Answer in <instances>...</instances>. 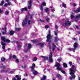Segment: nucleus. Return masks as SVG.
I'll use <instances>...</instances> for the list:
<instances>
[{
  "label": "nucleus",
  "mask_w": 80,
  "mask_h": 80,
  "mask_svg": "<svg viewBox=\"0 0 80 80\" xmlns=\"http://www.w3.org/2000/svg\"><path fill=\"white\" fill-rule=\"evenodd\" d=\"M55 47H56V45H55V44L54 43H52V50L53 51H54L55 50Z\"/></svg>",
  "instance_id": "nucleus-16"
},
{
  "label": "nucleus",
  "mask_w": 80,
  "mask_h": 80,
  "mask_svg": "<svg viewBox=\"0 0 80 80\" xmlns=\"http://www.w3.org/2000/svg\"><path fill=\"white\" fill-rule=\"evenodd\" d=\"M46 20L47 21V22H49L50 19H49V18H47L46 19Z\"/></svg>",
  "instance_id": "nucleus-51"
},
{
  "label": "nucleus",
  "mask_w": 80,
  "mask_h": 80,
  "mask_svg": "<svg viewBox=\"0 0 80 80\" xmlns=\"http://www.w3.org/2000/svg\"><path fill=\"white\" fill-rule=\"evenodd\" d=\"M80 12V8H79L77 9L76 10V11L74 10L73 11V13H74H74H76V12H77V13H78Z\"/></svg>",
  "instance_id": "nucleus-15"
},
{
  "label": "nucleus",
  "mask_w": 80,
  "mask_h": 80,
  "mask_svg": "<svg viewBox=\"0 0 80 80\" xmlns=\"http://www.w3.org/2000/svg\"><path fill=\"white\" fill-rule=\"evenodd\" d=\"M63 66L64 67L67 68V64L66 63H63Z\"/></svg>",
  "instance_id": "nucleus-28"
},
{
  "label": "nucleus",
  "mask_w": 80,
  "mask_h": 80,
  "mask_svg": "<svg viewBox=\"0 0 80 80\" xmlns=\"http://www.w3.org/2000/svg\"><path fill=\"white\" fill-rule=\"evenodd\" d=\"M24 10H25L26 12H27V8H24L21 9V12H23Z\"/></svg>",
  "instance_id": "nucleus-14"
},
{
  "label": "nucleus",
  "mask_w": 80,
  "mask_h": 80,
  "mask_svg": "<svg viewBox=\"0 0 80 80\" xmlns=\"http://www.w3.org/2000/svg\"><path fill=\"white\" fill-rule=\"evenodd\" d=\"M55 27L56 29H57V28H58V26H57V25H56Z\"/></svg>",
  "instance_id": "nucleus-58"
},
{
  "label": "nucleus",
  "mask_w": 80,
  "mask_h": 80,
  "mask_svg": "<svg viewBox=\"0 0 80 80\" xmlns=\"http://www.w3.org/2000/svg\"><path fill=\"white\" fill-rule=\"evenodd\" d=\"M27 67V66L26 65H24V66L23 67V68H25Z\"/></svg>",
  "instance_id": "nucleus-55"
},
{
  "label": "nucleus",
  "mask_w": 80,
  "mask_h": 80,
  "mask_svg": "<svg viewBox=\"0 0 80 80\" xmlns=\"http://www.w3.org/2000/svg\"><path fill=\"white\" fill-rule=\"evenodd\" d=\"M61 72L62 73H63V74H65V72L64 71H61Z\"/></svg>",
  "instance_id": "nucleus-45"
},
{
  "label": "nucleus",
  "mask_w": 80,
  "mask_h": 80,
  "mask_svg": "<svg viewBox=\"0 0 80 80\" xmlns=\"http://www.w3.org/2000/svg\"><path fill=\"white\" fill-rule=\"evenodd\" d=\"M36 40H32V43H35L36 42Z\"/></svg>",
  "instance_id": "nucleus-50"
},
{
  "label": "nucleus",
  "mask_w": 80,
  "mask_h": 80,
  "mask_svg": "<svg viewBox=\"0 0 80 80\" xmlns=\"http://www.w3.org/2000/svg\"><path fill=\"white\" fill-rule=\"evenodd\" d=\"M28 18V16H27L26 17V19L23 20V22H22V25L23 27H24L27 24V21Z\"/></svg>",
  "instance_id": "nucleus-7"
},
{
  "label": "nucleus",
  "mask_w": 80,
  "mask_h": 80,
  "mask_svg": "<svg viewBox=\"0 0 80 80\" xmlns=\"http://www.w3.org/2000/svg\"><path fill=\"white\" fill-rule=\"evenodd\" d=\"M72 25V22L69 21L68 19H67L62 23V25L64 28L67 27V26H70Z\"/></svg>",
  "instance_id": "nucleus-2"
},
{
  "label": "nucleus",
  "mask_w": 80,
  "mask_h": 80,
  "mask_svg": "<svg viewBox=\"0 0 80 80\" xmlns=\"http://www.w3.org/2000/svg\"><path fill=\"white\" fill-rule=\"evenodd\" d=\"M41 57H42V58H43L44 60H48V57H44L43 56H42Z\"/></svg>",
  "instance_id": "nucleus-20"
},
{
  "label": "nucleus",
  "mask_w": 80,
  "mask_h": 80,
  "mask_svg": "<svg viewBox=\"0 0 80 80\" xmlns=\"http://www.w3.org/2000/svg\"><path fill=\"white\" fill-rule=\"evenodd\" d=\"M38 59H37V58L36 57H35L33 59V62H35L36 61H37V60Z\"/></svg>",
  "instance_id": "nucleus-26"
},
{
  "label": "nucleus",
  "mask_w": 80,
  "mask_h": 80,
  "mask_svg": "<svg viewBox=\"0 0 80 80\" xmlns=\"http://www.w3.org/2000/svg\"><path fill=\"white\" fill-rule=\"evenodd\" d=\"M1 40L3 42H5V38L4 37H1Z\"/></svg>",
  "instance_id": "nucleus-27"
},
{
  "label": "nucleus",
  "mask_w": 80,
  "mask_h": 80,
  "mask_svg": "<svg viewBox=\"0 0 80 80\" xmlns=\"http://www.w3.org/2000/svg\"><path fill=\"white\" fill-rule=\"evenodd\" d=\"M12 43H18V42L16 41H13V42H12Z\"/></svg>",
  "instance_id": "nucleus-48"
},
{
  "label": "nucleus",
  "mask_w": 80,
  "mask_h": 80,
  "mask_svg": "<svg viewBox=\"0 0 80 80\" xmlns=\"http://www.w3.org/2000/svg\"><path fill=\"white\" fill-rule=\"evenodd\" d=\"M71 20H73V19L75 20L76 18H77V19H78V18H80V14H78L77 16H76V18L73 15L71 14Z\"/></svg>",
  "instance_id": "nucleus-8"
},
{
  "label": "nucleus",
  "mask_w": 80,
  "mask_h": 80,
  "mask_svg": "<svg viewBox=\"0 0 80 80\" xmlns=\"http://www.w3.org/2000/svg\"><path fill=\"white\" fill-rule=\"evenodd\" d=\"M69 64L70 65H72V62H69Z\"/></svg>",
  "instance_id": "nucleus-49"
},
{
  "label": "nucleus",
  "mask_w": 80,
  "mask_h": 80,
  "mask_svg": "<svg viewBox=\"0 0 80 80\" xmlns=\"http://www.w3.org/2000/svg\"><path fill=\"white\" fill-rule=\"evenodd\" d=\"M55 10L54 9H52V12H54Z\"/></svg>",
  "instance_id": "nucleus-63"
},
{
  "label": "nucleus",
  "mask_w": 80,
  "mask_h": 80,
  "mask_svg": "<svg viewBox=\"0 0 80 80\" xmlns=\"http://www.w3.org/2000/svg\"><path fill=\"white\" fill-rule=\"evenodd\" d=\"M3 12V11L2 10V9H0V13Z\"/></svg>",
  "instance_id": "nucleus-57"
},
{
  "label": "nucleus",
  "mask_w": 80,
  "mask_h": 80,
  "mask_svg": "<svg viewBox=\"0 0 80 80\" xmlns=\"http://www.w3.org/2000/svg\"><path fill=\"white\" fill-rule=\"evenodd\" d=\"M5 42H7V43H9L10 41L9 39H6Z\"/></svg>",
  "instance_id": "nucleus-39"
},
{
  "label": "nucleus",
  "mask_w": 80,
  "mask_h": 80,
  "mask_svg": "<svg viewBox=\"0 0 80 80\" xmlns=\"http://www.w3.org/2000/svg\"><path fill=\"white\" fill-rule=\"evenodd\" d=\"M9 0L7 2V1L6 0V2L8 3V5H11V2H9Z\"/></svg>",
  "instance_id": "nucleus-33"
},
{
  "label": "nucleus",
  "mask_w": 80,
  "mask_h": 80,
  "mask_svg": "<svg viewBox=\"0 0 80 80\" xmlns=\"http://www.w3.org/2000/svg\"><path fill=\"white\" fill-rule=\"evenodd\" d=\"M76 27L77 29H79V27H78V26H76Z\"/></svg>",
  "instance_id": "nucleus-60"
},
{
  "label": "nucleus",
  "mask_w": 80,
  "mask_h": 80,
  "mask_svg": "<svg viewBox=\"0 0 80 80\" xmlns=\"http://www.w3.org/2000/svg\"><path fill=\"white\" fill-rule=\"evenodd\" d=\"M58 40H59V39L57 37H55L54 38V41L55 42H57Z\"/></svg>",
  "instance_id": "nucleus-24"
},
{
  "label": "nucleus",
  "mask_w": 80,
  "mask_h": 80,
  "mask_svg": "<svg viewBox=\"0 0 80 80\" xmlns=\"http://www.w3.org/2000/svg\"><path fill=\"white\" fill-rule=\"evenodd\" d=\"M6 27H5L4 28L2 29V34L3 35H5L6 34Z\"/></svg>",
  "instance_id": "nucleus-12"
},
{
  "label": "nucleus",
  "mask_w": 80,
  "mask_h": 80,
  "mask_svg": "<svg viewBox=\"0 0 80 80\" xmlns=\"http://www.w3.org/2000/svg\"><path fill=\"white\" fill-rule=\"evenodd\" d=\"M5 60V58H1V61L2 62H4Z\"/></svg>",
  "instance_id": "nucleus-31"
},
{
  "label": "nucleus",
  "mask_w": 80,
  "mask_h": 80,
  "mask_svg": "<svg viewBox=\"0 0 80 80\" xmlns=\"http://www.w3.org/2000/svg\"><path fill=\"white\" fill-rule=\"evenodd\" d=\"M38 45H39V46H43V43H38Z\"/></svg>",
  "instance_id": "nucleus-32"
},
{
  "label": "nucleus",
  "mask_w": 80,
  "mask_h": 80,
  "mask_svg": "<svg viewBox=\"0 0 80 80\" xmlns=\"http://www.w3.org/2000/svg\"><path fill=\"white\" fill-rule=\"evenodd\" d=\"M44 10L45 12H48L50 10V9L46 8H45Z\"/></svg>",
  "instance_id": "nucleus-22"
},
{
  "label": "nucleus",
  "mask_w": 80,
  "mask_h": 80,
  "mask_svg": "<svg viewBox=\"0 0 80 80\" xmlns=\"http://www.w3.org/2000/svg\"><path fill=\"white\" fill-rule=\"evenodd\" d=\"M12 57H13V58L15 59V62H19L18 59L17 58V57H16V56L14 55H12V54H11L9 56V59H10L9 60H10L11 59H12Z\"/></svg>",
  "instance_id": "nucleus-5"
},
{
  "label": "nucleus",
  "mask_w": 80,
  "mask_h": 80,
  "mask_svg": "<svg viewBox=\"0 0 80 80\" xmlns=\"http://www.w3.org/2000/svg\"><path fill=\"white\" fill-rule=\"evenodd\" d=\"M28 5L29 6L28 7V9H30L32 6V1L30 0L28 2Z\"/></svg>",
  "instance_id": "nucleus-11"
},
{
  "label": "nucleus",
  "mask_w": 80,
  "mask_h": 80,
  "mask_svg": "<svg viewBox=\"0 0 80 80\" xmlns=\"http://www.w3.org/2000/svg\"><path fill=\"white\" fill-rule=\"evenodd\" d=\"M49 34L48 35V36L47 37V42H48L49 43H50V42H51V41L50 40V31H48Z\"/></svg>",
  "instance_id": "nucleus-6"
},
{
  "label": "nucleus",
  "mask_w": 80,
  "mask_h": 80,
  "mask_svg": "<svg viewBox=\"0 0 80 80\" xmlns=\"http://www.w3.org/2000/svg\"><path fill=\"white\" fill-rule=\"evenodd\" d=\"M1 45H2V48L3 50H5V45H6V44H5V43L2 42H1Z\"/></svg>",
  "instance_id": "nucleus-13"
},
{
  "label": "nucleus",
  "mask_w": 80,
  "mask_h": 80,
  "mask_svg": "<svg viewBox=\"0 0 80 80\" xmlns=\"http://www.w3.org/2000/svg\"><path fill=\"white\" fill-rule=\"evenodd\" d=\"M14 72H13V71H10V73H13Z\"/></svg>",
  "instance_id": "nucleus-62"
},
{
  "label": "nucleus",
  "mask_w": 80,
  "mask_h": 80,
  "mask_svg": "<svg viewBox=\"0 0 80 80\" xmlns=\"http://www.w3.org/2000/svg\"><path fill=\"white\" fill-rule=\"evenodd\" d=\"M62 48H58V51H61L62 50Z\"/></svg>",
  "instance_id": "nucleus-40"
},
{
  "label": "nucleus",
  "mask_w": 80,
  "mask_h": 80,
  "mask_svg": "<svg viewBox=\"0 0 80 80\" xmlns=\"http://www.w3.org/2000/svg\"><path fill=\"white\" fill-rule=\"evenodd\" d=\"M48 58L49 59V62H50V63L53 62V59H52V52H51L50 53Z\"/></svg>",
  "instance_id": "nucleus-10"
},
{
  "label": "nucleus",
  "mask_w": 80,
  "mask_h": 80,
  "mask_svg": "<svg viewBox=\"0 0 80 80\" xmlns=\"http://www.w3.org/2000/svg\"><path fill=\"white\" fill-rule=\"evenodd\" d=\"M18 48H20L21 47V46L20 45H18Z\"/></svg>",
  "instance_id": "nucleus-56"
},
{
  "label": "nucleus",
  "mask_w": 80,
  "mask_h": 80,
  "mask_svg": "<svg viewBox=\"0 0 80 80\" xmlns=\"http://www.w3.org/2000/svg\"><path fill=\"white\" fill-rule=\"evenodd\" d=\"M20 28H16L15 29V31H20Z\"/></svg>",
  "instance_id": "nucleus-34"
},
{
  "label": "nucleus",
  "mask_w": 80,
  "mask_h": 80,
  "mask_svg": "<svg viewBox=\"0 0 80 80\" xmlns=\"http://www.w3.org/2000/svg\"><path fill=\"white\" fill-rule=\"evenodd\" d=\"M39 21H40V22H42V23H43L44 22V21L42 20L41 19L39 20Z\"/></svg>",
  "instance_id": "nucleus-47"
},
{
  "label": "nucleus",
  "mask_w": 80,
  "mask_h": 80,
  "mask_svg": "<svg viewBox=\"0 0 80 80\" xmlns=\"http://www.w3.org/2000/svg\"><path fill=\"white\" fill-rule=\"evenodd\" d=\"M4 4V1L3 0L2 1L0 4V6L3 5V4Z\"/></svg>",
  "instance_id": "nucleus-29"
},
{
  "label": "nucleus",
  "mask_w": 80,
  "mask_h": 80,
  "mask_svg": "<svg viewBox=\"0 0 80 80\" xmlns=\"http://www.w3.org/2000/svg\"><path fill=\"white\" fill-rule=\"evenodd\" d=\"M15 77L17 78L16 80H21V78L19 77L18 75H17Z\"/></svg>",
  "instance_id": "nucleus-17"
},
{
  "label": "nucleus",
  "mask_w": 80,
  "mask_h": 80,
  "mask_svg": "<svg viewBox=\"0 0 80 80\" xmlns=\"http://www.w3.org/2000/svg\"><path fill=\"white\" fill-rule=\"evenodd\" d=\"M51 17H55V15H53V14H52L51 15Z\"/></svg>",
  "instance_id": "nucleus-59"
},
{
  "label": "nucleus",
  "mask_w": 80,
  "mask_h": 80,
  "mask_svg": "<svg viewBox=\"0 0 80 80\" xmlns=\"http://www.w3.org/2000/svg\"><path fill=\"white\" fill-rule=\"evenodd\" d=\"M55 66L57 67V70H62V68H60V63H58V62H56V64H55Z\"/></svg>",
  "instance_id": "nucleus-9"
},
{
  "label": "nucleus",
  "mask_w": 80,
  "mask_h": 80,
  "mask_svg": "<svg viewBox=\"0 0 80 80\" xmlns=\"http://www.w3.org/2000/svg\"><path fill=\"white\" fill-rule=\"evenodd\" d=\"M41 6H46V3L45 2H43L42 3Z\"/></svg>",
  "instance_id": "nucleus-30"
},
{
  "label": "nucleus",
  "mask_w": 80,
  "mask_h": 80,
  "mask_svg": "<svg viewBox=\"0 0 80 80\" xmlns=\"http://www.w3.org/2000/svg\"><path fill=\"white\" fill-rule=\"evenodd\" d=\"M40 9L41 10H42V11H43V6H41Z\"/></svg>",
  "instance_id": "nucleus-42"
},
{
  "label": "nucleus",
  "mask_w": 80,
  "mask_h": 80,
  "mask_svg": "<svg viewBox=\"0 0 80 80\" xmlns=\"http://www.w3.org/2000/svg\"><path fill=\"white\" fill-rule=\"evenodd\" d=\"M5 13H6V15H8V13H9V12L6 11V12H5Z\"/></svg>",
  "instance_id": "nucleus-46"
},
{
  "label": "nucleus",
  "mask_w": 80,
  "mask_h": 80,
  "mask_svg": "<svg viewBox=\"0 0 80 80\" xmlns=\"http://www.w3.org/2000/svg\"><path fill=\"white\" fill-rule=\"evenodd\" d=\"M10 35H13L14 33H15V32L13 31H10Z\"/></svg>",
  "instance_id": "nucleus-18"
},
{
  "label": "nucleus",
  "mask_w": 80,
  "mask_h": 80,
  "mask_svg": "<svg viewBox=\"0 0 80 80\" xmlns=\"http://www.w3.org/2000/svg\"><path fill=\"white\" fill-rule=\"evenodd\" d=\"M62 7H64V8H67L66 4H62Z\"/></svg>",
  "instance_id": "nucleus-37"
},
{
  "label": "nucleus",
  "mask_w": 80,
  "mask_h": 80,
  "mask_svg": "<svg viewBox=\"0 0 80 80\" xmlns=\"http://www.w3.org/2000/svg\"><path fill=\"white\" fill-rule=\"evenodd\" d=\"M28 25H29V24H30V23H31V21L30 20L28 21Z\"/></svg>",
  "instance_id": "nucleus-41"
},
{
  "label": "nucleus",
  "mask_w": 80,
  "mask_h": 80,
  "mask_svg": "<svg viewBox=\"0 0 80 80\" xmlns=\"http://www.w3.org/2000/svg\"><path fill=\"white\" fill-rule=\"evenodd\" d=\"M58 30H56V31H54V34L55 35L57 36V35H58Z\"/></svg>",
  "instance_id": "nucleus-21"
},
{
  "label": "nucleus",
  "mask_w": 80,
  "mask_h": 80,
  "mask_svg": "<svg viewBox=\"0 0 80 80\" xmlns=\"http://www.w3.org/2000/svg\"><path fill=\"white\" fill-rule=\"evenodd\" d=\"M43 71L44 72V73H45L46 72H47V69H44L43 70Z\"/></svg>",
  "instance_id": "nucleus-44"
},
{
  "label": "nucleus",
  "mask_w": 80,
  "mask_h": 80,
  "mask_svg": "<svg viewBox=\"0 0 80 80\" xmlns=\"http://www.w3.org/2000/svg\"><path fill=\"white\" fill-rule=\"evenodd\" d=\"M12 80H16V78L15 77H14L12 79Z\"/></svg>",
  "instance_id": "nucleus-61"
},
{
  "label": "nucleus",
  "mask_w": 80,
  "mask_h": 80,
  "mask_svg": "<svg viewBox=\"0 0 80 80\" xmlns=\"http://www.w3.org/2000/svg\"><path fill=\"white\" fill-rule=\"evenodd\" d=\"M69 71V74L71 76L69 78L70 80H73L75 78V75L74 72L76 71V68L75 67V65H72V67L70 69H68Z\"/></svg>",
  "instance_id": "nucleus-1"
},
{
  "label": "nucleus",
  "mask_w": 80,
  "mask_h": 80,
  "mask_svg": "<svg viewBox=\"0 0 80 80\" xmlns=\"http://www.w3.org/2000/svg\"><path fill=\"white\" fill-rule=\"evenodd\" d=\"M35 67V64L34 63H33L32 64V66H31V69H32V72L33 75H37V73H38V72L37 71L34 70V68Z\"/></svg>",
  "instance_id": "nucleus-3"
},
{
  "label": "nucleus",
  "mask_w": 80,
  "mask_h": 80,
  "mask_svg": "<svg viewBox=\"0 0 80 80\" xmlns=\"http://www.w3.org/2000/svg\"><path fill=\"white\" fill-rule=\"evenodd\" d=\"M1 68H2V69H3L5 68V66H4V65H1Z\"/></svg>",
  "instance_id": "nucleus-36"
},
{
  "label": "nucleus",
  "mask_w": 80,
  "mask_h": 80,
  "mask_svg": "<svg viewBox=\"0 0 80 80\" xmlns=\"http://www.w3.org/2000/svg\"><path fill=\"white\" fill-rule=\"evenodd\" d=\"M62 58H59L58 59L57 61H58V62H60L61 61H62Z\"/></svg>",
  "instance_id": "nucleus-35"
},
{
  "label": "nucleus",
  "mask_w": 80,
  "mask_h": 80,
  "mask_svg": "<svg viewBox=\"0 0 80 80\" xmlns=\"http://www.w3.org/2000/svg\"><path fill=\"white\" fill-rule=\"evenodd\" d=\"M24 76H25V77H27V74L25 73V74H24Z\"/></svg>",
  "instance_id": "nucleus-64"
},
{
  "label": "nucleus",
  "mask_w": 80,
  "mask_h": 80,
  "mask_svg": "<svg viewBox=\"0 0 80 80\" xmlns=\"http://www.w3.org/2000/svg\"><path fill=\"white\" fill-rule=\"evenodd\" d=\"M73 5L74 7H76V6H77V4L76 3H73Z\"/></svg>",
  "instance_id": "nucleus-53"
},
{
  "label": "nucleus",
  "mask_w": 80,
  "mask_h": 80,
  "mask_svg": "<svg viewBox=\"0 0 80 80\" xmlns=\"http://www.w3.org/2000/svg\"><path fill=\"white\" fill-rule=\"evenodd\" d=\"M73 48H69V49L70 51H75L77 47H78V44L77 42H75L73 44Z\"/></svg>",
  "instance_id": "nucleus-4"
},
{
  "label": "nucleus",
  "mask_w": 80,
  "mask_h": 80,
  "mask_svg": "<svg viewBox=\"0 0 80 80\" xmlns=\"http://www.w3.org/2000/svg\"><path fill=\"white\" fill-rule=\"evenodd\" d=\"M45 28H48V26H47V25H46L45 26Z\"/></svg>",
  "instance_id": "nucleus-54"
},
{
  "label": "nucleus",
  "mask_w": 80,
  "mask_h": 80,
  "mask_svg": "<svg viewBox=\"0 0 80 80\" xmlns=\"http://www.w3.org/2000/svg\"><path fill=\"white\" fill-rule=\"evenodd\" d=\"M31 47V44H28V48H30Z\"/></svg>",
  "instance_id": "nucleus-43"
},
{
  "label": "nucleus",
  "mask_w": 80,
  "mask_h": 80,
  "mask_svg": "<svg viewBox=\"0 0 80 80\" xmlns=\"http://www.w3.org/2000/svg\"><path fill=\"white\" fill-rule=\"evenodd\" d=\"M57 77L59 78V79H62V78L61 77V76L60 74H58L57 75Z\"/></svg>",
  "instance_id": "nucleus-25"
},
{
  "label": "nucleus",
  "mask_w": 80,
  "mask_h": 80,
  "mask_svg": "<svg viewBox=\"0 0 80 80\" xmlns=\"http://www.w3.org/2000/svg\"><path fill=\"white\" fill-rule=\"evenodd\" d=\"M2 72H3V73H7V72H8V70L3 69L2 70Z\"/></svg>",
  "instance_id": "nucleus-23"
},
{
  "label": "nucleus",
  "mask_w": 80,
  "mask_h": 80,
  "mask_svg": "<svg viewBox=\"0 0 80 80\" xmlns=\"http://www.w3.org/2000/svg\"><path fill=\"white\" fill-rule=\"evenodd\" d=\"M8 5V4L6 3L4 5V6L5 7H6Z\"/></svg>",
  "instance_id": "nucleus-52"
},
{
  "label": "nucleus",
  "mask_w": 80,
  "mask_h": 80,
  "mask_svg": "<svg viewBox=\"0 0 80 80\" xmlns=\"http://www.w3.org/2000/svg\"><path fill=\"white\" fill-rule=\"evenodd\" d=\"M72 39V40H74V41H75V42H77V39H76V38H73Z\"/></svg>",
  "instance_id": "nucleus-38"
},
{
  "label": "nucleus",
  "mask_w": 80,
  "mask_h": 80,
  "mask_svg": "<svg viewBox=\"0 0 80 80\" xmlns=\"http://www.w3.org/2000/svg\"><path fill=\"white\" fill-rule=\"evenodd\" d=\"M47 78V76H44L42 78L41 80H45Z\"/></svg>",
  "instance_id": "nucleus-19"
}]
</instances>
